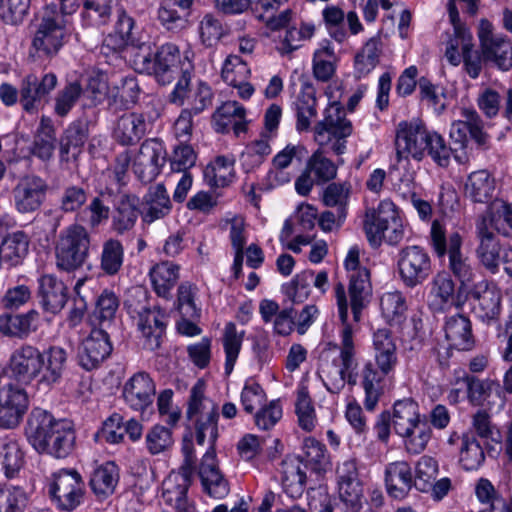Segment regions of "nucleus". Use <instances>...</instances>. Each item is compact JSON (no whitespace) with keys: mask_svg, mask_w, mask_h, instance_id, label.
I'll use <instances>...</instances> for the list:
<instances>
[{"mask_svg":"<svg viewBox=\"0 0 512 512\" xmlns=\"http://www.w3.org/2000/svg\"><path fill=\"white\" fill-rule=\"evenodd\" d=\"M334 290L341 322L338 328L339 343L334 345L338 355L331 362L322 363L320 372L327 391L339 394L346 384L351 388L357 385L359 360L356 343L357 329L348 321L349 305L345 287L342 283H338Z\"/></svg>","mask_w":512,"mask_h":512,"instance_id":"obj_1","label":"nucleus"},{"mask_svg":"<svg viewBox=\"0 0 512 512\" xmlns=\"http://www.w3.org/2000/svg\"><path fill=\"white\" fill-rule=\"evenodd\" d=\"M105 194L104 191H101L97 196L93 197L80 213V220L91 229L105 224L110 217L111 210L105 202Z\"/></svg>","mask_w":512,"mask_h":512,"instance_id":"obj_58","label":"nucleus"},{"mask_svg":"<svg viewBox=\"0 0 512 512\" xmlns=\"http://www.w3.org/2000/svg\"><path fill=\"white\" fill-rule=\"evenodd\" d=\"M90 234L82 224H71L60 235L56 247V265L71 272L80 268L89 255Z\"/></svg>","mask_w":512,"mask_h":512,"instance_id":"obj_8","label":"nucleus"},{"mask_svg":"<svg viewBox=\"0 0 512 512\" xmlns=\"http://www.w3.org/2000/svg\"><path fill=\"white\" fill-rule=\"evenodd\" d=\"M119 478V467L113 461H107L93 470L89 486L97 498L106 499L115 492Z\"/></svg>","mask_w":512,"mask_h":512,"instance_id":"obj_40","label":"nucleus"},{"mask_svg":"<svg viewBox=\"0 0 512 512\" xmlns=\"http://www.w3.org/2000/svg\"><path fill=\"white\" fill-rule=\"evenodd\" d=\"M52 505L61 512H72L84 503L85 483L75 469L54 472L47 484Z\"/></svg>","mask_w":512,"mask_h":512,"instance_id":"obj_7","label":"nucleus"},{"mask_svg":"<svg viewBox=\"0 0 512 512\" xmlns=\"http://www.w3.org/2000/svg\"><path fill=\"white\" fill-rule=\"evenodd\" d=\"M495 189V178L487 170H477L470 173L464 186L467 198L474 203L483 204L493 199Z\"/></svg>","mask_w":512,"mask_h":512,"instance_id":"obj_41","label":"nucleus"},{"mask_svg":"<svg viewBox=\"0 0 512 512\" xmlns=\"http://www.w3.org/2000/svg\"><path fill=\"white\" fill-rule=\"evenodd\" d=\"M473 311L483 322L496 320L501 312V291L494 282L482 280L468 292Z\"/></svg>","mask_w":512,"mask_h":512,"instance_id":"obj_19","label":"nucleus"},{"mask_svg":"<svg viewBox=\"0 0 512 512\" xmlns=\"http://www.w3.org/2000/svg\"><path fill=\"white\" fill-rule=\"evenodd\" d=\"M113 345L104 328H93L78 350V363L86 371L97 369L112 353Z\"/></svg>","mask_w":512,"mask_h":512,"instance_id":"obj_15","label":"nucleus"},{"mask_svg":"<svg viewBox=\"0 0 512 512\" xmlns=\"http://www.w3.org/2000/svg\"><path fill=\"white\" fill-rule=\"evenodd\" d=\"M381 42L379 39H369L355 57V72L358 77L368 75L379 63Z\"/></svg>","mask_w":512,"mask_h":512,"instance_id":"obj_60","label":"nucleus"},{"mask_svg":"<svg viewBox=\"0 0 512 512\" xmlns=\"http://www.w3.org/2000/svg\"><path fill=\"white\" fill-rule=\"evenodd\" d=\"M214 128L219 133L233 130L236 136L247 131L246 110L237 101H226L213 113Z\"/></svg>","mask_w":512,"mask_h":512,"instance_id":"obj_34","label":"nucleus"},{"mask_svg":"<svg viewBox=\"0 0 512 512\" xmlns=\"http://www.w3.org/2000/svg\"><path fill=\"white\" fill-rule=\"evenodd\" d=\"M41 351L33 345L16 348L9 359V369L14 378L22 383L38 382Z\"/></svg>","mask_w":512,"mask_h":512,"instance_id":"obj_25","label":"nucleus"},{"mask_svg":"<svg viewBox=\"0 0 512 512\" xmlns=\"http://www.w3.org/2000/svg\"><path fill=\"white\" fill-rule=\"evenodd\" d=\"M37 283V297L44 312L56 315L62 311L69 298L65 283L52 274L40 276Z\"/></svg>","mask_w":512,"mask_h":512,"instance_id":"obj_27","label":"nucleus"},{"mask_svg":"<svg viewBox=\"0 0 512 512\" xmlns=\"http://www.w3.org/2000/svg\"><path fill=\"white\" fill-rule=\"evenodd\" d=\"M429 306L435 311H443L453 302L455 285L446 272L437 273L430 283Z\"/></svg>","mask_w":512,"mask_h":512,"instance_id":"obj_46","label":"nucleus"},{"mask_svg":"<svg viewBox=\"0 0 512 512\" xmlns=\"http://www.w3.org/2000/svg\"><path fill=\"white\" fill-rule=\"evenodd\" d=\"M151 127L152 123L145 114L130 112L118 118L114 136L121 145H134L149 132Z\"/></svg>","mask_w":512,"mask_h":512,"instance_id":"obj_32","label":"nucleus"},{"mask_svg":"<svg viewBox=\"0 0 512 512\" xmlns=\"http://www.w3.org/2000/svg\"><path fill=\"white\" fill-rule=\"evenodd\" d=\"M495 232L486 226L485 221H476V236L479 242L476 253L481 264L492 274L499 271L503 250L506 248L500 245Z\"/></svg>","mask_w":512,"mask_h":512,"instance_id":"obj_28","label":"nucleus"},{"mask_svg":"<svg viewBox=\"0 0 512 512\" xmlns=\"http://www.w3.org/2000/svg\"><path fill=\"white\" fill-rule=\"evenodd\" d=\"M133 296L135 300L126 301L128 313L136 321L137 328L144 338V348L154 351L160 347L166 330V313L158 306H150L146 290L137 288Z\"/></svg>","mask_w":512,"mask_h":512,"instance_id":"obj_5","label":"nucleus"},{"mask_svg":"<svg viewBox=\"0 0 512 512\" xmlns=\"http://www.w3.org/2000/svg\"><path fill=\"white\" fill-rule=\"evenodd\" d=\"M386 375L371 361H367L361 370V386L365 392L364 406L372 411L382 394L381 382Z\"/></svg>","mask_w":512,"mask_h":512,"instance_id":"obj_45","label":"nucleus"},{"mask_svg":"<svg viewBox=\"0 0 512 512\" xmlns=\"http://www.w3.org/2000/svg\"><path fill=\"white\" fill-rule=\"evenodd\" d=\"M156 386L146 372H137L124 384L122 395L125 403L135 411L144 412L153 403Z\"/></svg>","mask_w":512,"mask_h":512,"instance_id":"obj_24","label":"nucleus"},{"mask_svg":"<svg viewBox=\"0 0 512 512\" xmlns=\"http://www.w3.org/2000/svg\"><path fill=\"white\" fill-rule=\"evenodd\" d=\"M391 419L395 433L406 435L421 420L418 403L412 398L396 401Z\"/></svg>","mask_w":512,"mask_h":512,"instance_id":"obj_43","label":"nucleus"},{"mask_svg":"<svg viewBox=\"0 0 512 512\" xmlns=\"http://www.w3.org/2000/svg\"><path fill=\"white\" fill-rule=\"evenodd\" d=\"M477 221H485L486 226L498 234L509 236L512 230V204H503L496 210H489L481 215Z\"/></svg>","mask_w":512,"mask_h":512,"instance_id":"obj_64","label":"nucleus"},{"mask_svg":"<svg viewBox=\"0 0 512 512\" xmlns=\"http://www.w3.org/2000/svg\"><path fill=\"white\" fill-rule=\"evenodd\" d=\"M130 61L137 72L153 75L161 85L170 84L187 67V60L182 61L179 47L173 43L162 44L155 52L151 43L142 45L130 56Z\"/></svg>","mask_w":512,"mask_h":512,"instance_id":"obj_4","label":"nucleus"},{"mask_svg":"<svg viewBox=\"0 0 512 512\" xmlns=\"http://www.w3.org/2000/svg\"><path fill=\"white\" fill-rule=\"evenodd\" d=\"M325 93L330 103L324 110L323 119L314 126V139L321 146L333 138H347L353 132L352 123L346 118V112L334 94L333 85H329Z\"/></svg>","mask_w":512,"mask_h":512,"instance_id":"obj_10","label":"nucleus"},{"mask_svg":"<svg viewBox=\"0 0 512 512\" xmlns=\"http://www.w3.org/2000/svg\"><path fill=\"white\" fill-rule=\"evenodd\" d=\"M295 412L298 417L299 426L303 430L310 432L315 428L317 422L316 412L306 386H301L297 390Z\"/></svg>","mask_w":512,"mask_h":512,"instance_id":"obj_61","label":"nucleus"},{"mask_svg":"<svg viewBox=\"0 0 512 512\" xmlns=\"http://www.w3.org/2000/svg\"><path fill=\"white\" fill-rule=\"evenodd\" d=\"M306 169L313 175L317 184H324L337 175V166L323 154L321 149L312 154Z\"/></svg>","mask_w":512,"mask_h":512,"instance_id":"obj_63","label":"nucleus"},{"mask_svg":"<svg viewBox=\"0 0 512 512\" xmlns=\"http://www.w3.org/2000/svg\"><path fill=\"white\" fill-rule=\"evenodd\" d=\"M217 405L205 397L204 395V383L198 381L190 391L188 407L186 411V417L189 421H193L196 418H200L206 415H218Z\"/></svg>","mask_w":512,"mask_h":512,"instance_id":"obj_54","label":"nucleus"},{"mask_svg":"<svg viewBox=\"0 0 512 512\" xmlns=\"http://www.w3.org/2000/svg\"><path fill=\"white\" fill-rule=\"evenodd\" d=\"M397 268L404 286L415 288L422 285L432 274V261L425 248L410 245L398 252Z\"/></svg>","mask_w":512,"mask_h":512,"instance_id":"obj_11","label":"nucleus"},{"mask_svg":"<svg viewBox=\"0 0 512 512\" xmlns=\"http://www.w3.org/2000/svg\"><path fill=\"white\" fill-rule=\"evenodd\" d=\"M485 461L484 449L472 431L463 433L459 463L467 471L477 470Z\"/></svg>","mask_w":512,"mask_h":512,"instance_id":"obj_50","label":"nucleus"},{"mask_svg":"<svg viewBox=\"0 0 512 512\" xmlns=\"http://www.w3.org/2000/svg\"><path fill=\"white\" fill-rule=\"evenodd\" d=\"M313 270H304L296 274L291 281L281 287L283 294L292 304L303 303L310 295Z\"/></svg>","mask_w":512,"mask_h":512,"instance_id":"obj_56","label":"nucleus"},{"mask_svg":"<svg viewBox=\"0 0 512 512\" xmlns=\"http://www.w3.org/2000/svg\"><path fill=\"white\" fill-rule=\"evenodd\" d=\"M339 499L349 512H360L363 507V484L359 478L357 461L345 459L336 468Z\"/></svg>","mask_w":512,"mask_h":512,"instance_id":"obj_13","label":"nucleus"},{"mask_svg":"<svg viewBox=\"0 0 512 512\" xmlns=\"http://www.w3.org/2000/svg\"><path fill=\"white\" fill-rule=\"evenodd\" d=\"M449 19L452 31L447 32L445 57L451 65L458 66L462 61L461 55L465 52L464 39L469 38V42L474 43L473 36L461 22L458 7L453 3L449 5Z\"/></svg>","mask_w":512,"mask_h":512,"instance_id":"obj_31","label":"nucleus"},{"mask_svg":"<svg viewBox=\"0 0 512 512\" xmlns=\"http://www.w3.org/2000/svg\"><path fill=\"white\" fill-rule=\"evenodd\" d=\"M461 118L452 123L450 138L462 150L468 143L470 136L479 146H485L488 142V134L484 131V123L478 112L473 108H461Z\"/></svg>","mask_w":512,"mask_h":512,"instance_id":"obj_18","label":"nucleus"},{"mask_svg":"<svg viewBox=\"0 0 512 512\" xmlns=\"http://www.w3.org/2000/svg\"><path fill=\"white\" fill-rule=\"evenodd\" d=\"M307 468L299 456L289 455L281 463V483L284 491L292 498L302 495L307 481Z\"/></svg>","mask_w":512,"mask_h":512,"instance_id":"obj_38","label":"nucleus"},{"mask_svg":"<svg viewBox=\"0 0 512 512\" xmlns=\"http://www.w3.org/2000/svg\"><path fill=\"white\" fill-rule=\"evenodd\" d=\"M304 467L315 474L325 472L330 466V457L326 446L315 438L308 437L303 442Z\"/></svg>","mask_w":512,"mask_h":512,"instance_id":"obj_48","label":"nucleus"},{"mask_svg":"<svg viewBox=\"0 0 512 512\" xmlns=\"http://www.w3.org/2000/svg\"><path fill=\"white\" fill-rule=\"evenodd\" d=\"M141 221L144 225L166 218L172 211V201L163 183L148 187L140 200Z\"/></svg>","mask_w":512,"mask_h":512,"instance_id":"obj_26","label":"nucleus"},{"mask_svg":"<svg viewBox=\"0 0 512 512\" xmlns=\"http://www.w3.org/2000/svg\"><path fill=\"white\" fill-rule=\"evenodd\" d=\"M400 219L396 205L388 199L382 200L376 209L365 214L364 230L369 243L377 247L382 243L388 227Z\"/></svg>","mask_w":512,"mask_h":512,"instance_id":"obj_21","label":"nucleus"},{"mask_svg":"<svg viewBox=\"0 0 512 512\" xmlns=\"http://www.w3.org/2000/svg\"><path fill=\"white\" fill-rule=\"evenodd\" d=\"M68 38L67 21L58 13V5L47 4L32 37L29 56L35 61H50L59 54Z\"/></svg>","mask_w":512,"mask_h":512,"instance_id":"obj_3","label":"nucleus"},{"mask_svg":"<svg viewBox=\"0 0 512 512\" xmlns=\"http://www.w3.org/2000/svg\"><path fill=\"white\" fill-rule=\"evenodd\" d=\"M199 477L204 491L209 496L220 499L228 494V483L219 470L216 451L213 448L207 449L201 459Z\"/></svg>","mask_w":512,"mask_h":512,"instance_id":"obj_30","label":"nucleus"},{"mask_svg":"<svg viewBox=\"0 0 512 512\" xmlns=\"http://www.w3.org/2000/svg\"><path fill=\"white\" fill-rule=\"evenodd\" d=\"M58 83L54 73H46L41 77L36 74H28L20 84V104L28 113L39 110L49 94L56 88Z\"/></svg>","mask_w":512,"mask_h":512,"instance_id":"obj_16","label":"nucleus"},{"mask_svg":"<svg viewBox=\"0 0 512 512\" xmlns=\"http://www.w3.org/2000/svg\"><path fill=\"white\" fill-rule=\"evenodd\" d=\"M25 434L37 452L58 459L70 455L75 446L76 436L71 422L55 419L51 413L41 408H34L31 411Z\"/></svg>","mask_w":512,"mask_h":512,"instance_id":"obj_2","label":"nucleus"},{"mask_svg":"<svg viewBox=\"0 0 512 512\" xmlns=\"http://www.w3.org/2000/svg\"><path fill=\"white\" fill-rule=\"evenodd\" d=\"M477 34L484 61L503 71L509 70L512 67V41L506 35L496 33L487 19L480 20Z\"/></svg>","mask_w":512,"mask_h":512,"instance_id":"obj_12","label":"nucleus"},{"mask_svg":"<svg viewBox=\"0 0 512 512\" xmlns=\"http://www.w3.org/2000/svg\"><path fill=\"white\" fill-rule=\"evenodd\" d=\"M0 459L5 476L15 477L25 463L24 452L19 442L15 439H7L1 444Z\"/></svg>","mask_w":512,"mask_h":512,"instance_id":"obj_55","label":"nucleus"},{"mask_svg":"<svg viewBox=\"0 0 512 512\" xmlns=\"http://www.w3.org/2000/svg\"><path fill=\"white\" fill-rule=\"evenodd\" d=\"M192 0H163L158 8V20L168 31L178 32L189 24Z\"/></svg>","mask_w":512,"mask_h":512,"instance_id":"obj_37","label":"nucleus"},{"mask_svg":"<svg viewBox=\"0 0 512 512\" xmlns=\"http://www.w3.org/2000/svg\"><path fill=\"white\" fill-rule=\"evenodd\" d=\"M100 269L104 275H117L124 263V247L120 240L109 238L102 244L100 253Z\"/></svg>","mask_w":512,"mask_h":512,"instance_id":"obj_51","label":"nucleus"},{"mask_svg":"<svg viewBox=\"0 0 512 512\" xmlns=\"http://www.w3.org/2000/svg\"><path fill=\"white\" fill-rule=\"evenodd\" d=\"M48 185L39 176L22 178L13 189L15 208L20 213H31L42 205Z\"/></svg>","mask_w":512,"mask_h":512,"instance_id":"obj_23","label":"nucleus"},{"mask_svg":"<svg viewBox=\"0 0 512 512\" xmlns=\"http://www.w3.org/2000/svg\"><path fill=\"white\" fill-rule=\"evenodd\" d=\"M180 278V265L172 261H161L149 270V279L153 291L158 297L171 299L172 290Z\"/></svg>","mask_w":512,"mask_h":512,"instance_id":"obj_36","label":"nucleus"},{"mask_svg":"<svg viewBox=\"0 0 512 512\" xmlns=\"http://www.w3.org/2000/svg\"><path fill=\"white\" fill-rule=\"evenodd\" d=\"M349 276L348 294L355 323L360 322L362 311L368 306L372 297V284L369 270L359 263V250L352 247L344 260Z\"/></svg>","mask_w":512,"mask_h":512,"instance_id":"obj_9","label":"nucleus"},{"mask_svg":"<svg viewBox=\"0 0 512 512\" xmlns=\"http://www.w3.org/2000/svg\"><path fill=\"white\" fill-rule=\"evenodd\" d=\"M115 32L119 35L123 45L131 47V54L137 53L142 45H147L149 42L143 40L140 29L136 25L135 20L127 14L124 9L117 11V21L115 25Z\"/></svg>","mask_w":512,"mask_h":512,"instance_id":"obj_49","label":"nucleus"},{"mask_svg":"<svg viewBox=\"0 0 512 512\" xmlns=\"http://www.w3.org/2000/svg\"><path fill=\"white\" fill-rule=\"evenodd\" d=\"M384 476L386 491L394 499H404L408 496L412 487H415L412 468L406 461H395L387 464Z\"/></svg>","mask_w":512,"mask_h":512,"instance_id":"obj_33","label":"nucleus"},{"mask_svg":"<svg viewBox=\"0 0 512 512\" xmlns=\"http://www.w3.org/2000/svg\"><path fill=\"white\" fill-rule=\"evenodd\" d=\"M295 106L297 116L296 129L299 132L309 130L311 120L317 115L316 90L310 82L304 81L302 83Z\"/></svg>","mask_w":512,"mask_h":512,"instance_id":"obj_44","label":"nucleus"},{"mask_svg":"<svg viewBox=\"0 0 512 512\" xmlns=\"http://www.w3.org/2000/svg\"><path fill=\"white\" fill-rule=\"evenodd\" d=\"M174 444L170 428L156 424L145 435V448L150 455H159L168 451Z\"/></svg>","mask_w":512,"mask_h":512,"instance_id":"obj_62","label":"nucleus"},{"mask_svg":"<svg viewBox=\"0 0 512 512\" xmlns=\"http://www.w3.org/2000/svg\"><path fill=\"white\" fill-rule=\"evenodd\" d=\"M445 337L450 347L460 351H468L474 347L475 340L469 318L463 315H453L446 320Z\"/></svg>","mask_w":512,"mask_h":512,"instance_id":"obj_39","label":"nucleus"},{"mask_svg":"<svg viewBox=\"0 0 512 512\" xmlns=\"http://www.w3.org/2000/svg\"><path fill=\"white\" fill-rule=\"evenodd\" d=\"M141 217L140 198L135 194H122L114 205L111 229L118 235L132 230Z\"/></svg>","mask_w":512,"mask_h":512,"instance_id":"obj_35","label":"nucleus"},{"mask_svg":"<svg viewBox=\"0 0 512 512\" xmlns=\"http://www.w3.org/2000/svg\"><path fill=\"white\" fill-rule=\"evenodd\" d=\"M166 162L163 144L156 139L145 140L133 161V171L142 182H151Z\"/></svg>","mask_w":512,"mask_h":512,"instance_id":"obj_17","label":"nucleus"},{"mask_svg":"<svg viewBox=\"0 0 512 512\" xmlns=\"http://www.w3.org/2000/svg\"><path fill=\"white\" fill-rule=\"evenodd\" d=\"M428 139L426 152L439 166L447 167L452 153L458 162L462 163L466 160V155L458 154V148L448 147L440 134L431 132Z\"/></svg>","mask_w":512,"mask_h":512,"instance_id":"obj_59","label":"nucleus"},{"mask_svg":"<svg viewBox=\"0 0 512 512\" xmlns=\"http://www.w3.org/2000/svg\"><path fill=\"white\" fill-rule=\"evenodd\" d=\"M243 337L244 331L239 332L233 322H229L225 325L222 342L226 356L225 373L227 375L231 374L234 369L242 347Z\"/></svg>","mask_w":512,"mask_h":512,"instance_id":"obj_57","label":"nucleus"},{"mask_svg":"<svg viewBox=\"0 0 512 512\" xmlns=\"http://www.w3.org/2000/svg\"><path fill=\"white\" fill-rule=\"evenodd\" d=\"M30 238L21 230L8 233L0 245V260L9 266L22 263L29 251Z\"/></svg>","mask_w":512,"mask_h":512,"instance_id":"obj_42","label":"nucleus"},{"mask_svg":"<svg viewBox=\"0 0 512 512\" xmlns=\"http://www.w3.org/2000/svg\"><path fill=\"white\" fill-rule=\"evenodd\" d=\"M39 313L30 310L24 314L0 316V331L9 336H26L36 329Z\"/></svg>","mask_w":512,"mask_h":512,"instance_id":"obj_52","label":"nucleus"},{"mask_svg":"<svg viewBox=\"0 0 512 512\" xmlns=\"http://www.w3.org/2000/svg\"><path fill=\"white\" fill-rule=\"evenodd\" d=\"M28 408L26 391L11 383H3L0 387V427L17 426Z\"/></svg>","mask_w":512,"mask_h":512,"instance_id":"obj_20","label":"nucleus"},{"mask_svg":"<svg viewBox=\"0 0 512 512\" xmlns=\"http://www.w3.org/2000/svg\"><path fill=\"white\" fill-rule=\"evenodd\" d=\"M112 13L110 0H83L80 14L85 27H101L110 21Z\"/></svg>","mask_w":512,"mask_h":512,"instance_id":"obj_53","label":"nucleus"},{"mask_svg":"<svg viewBox=\"0 0 512 512\" xmlns=\"http://www.w3.org/2000/svg\"><path fill=\"white\" fill-rule=\"evenodd\" d=\"M462 237L458 232L446 236V228L439 221L434 220L430 228L429 243L435 255L443 259L449 258V268L460 281L461 287H467L475 277V272L469 258L462 253Z\"/></svg>","mask_w":512,"mask_h":512,"instance_id":"obj_6","label":"nucleus"},{"mask_svg":"<svg viewBox=\"0 0 512 512\" xmlns=\"http://www.w3.org/2000/svg\"><path fill=\"white\" fill-rule=\"evenodd\" d=\"M235 158L232 155L217 156L204 171L205 179L212 187H226L235 178Z\"/></svg>","mask_w":512,"mask_h":512,"instance_id":"obj_47","label":"nucleus"},{"mask_svg":"<svg viewBox=\"0 0 512 512\" xmlns=\"http://www.w3.org/2000/svg\"><path fill=\"white\" fill-rule=\"evenodd\" d=\"M430 135L431 132L419 123H399L395 140L398 164L408 163L409 156L420 161L426 153Z\"/></svg>","mask_w":512,"mask_h":512,"instance_id":"obj_14","label":"nucleus"},{"mask_svg":"<svg viewBox=\"0 0 512 512\" xmlns=\"http://www.w3.org/2000/svg\"><path fill=\"white\" fill-rule=\"evenodd\" d=\"M38 385L51 389L61 383L66 372L68 352L61 346L53 345L41 352Z\"/></svg>","mask_w":512,"mask_h":512,"instance_id":"obj_22","label":"nucleus"},{"mask_svg":"<svg viewBox=\"0 0 512 512\" xmlns=\"http://www.w3.org/2000/svg\"><path fill=\"white\" fill-rule=\"evenodd\" d=\"M372 350L375 365L385 374L394 372L398 364L397 345L391 330L380 328L372 335Z\"/></svg>","mask_w":512,"mask_h":512,"instance_id":"obj_29","label":"nucleus"}]
</instances>
